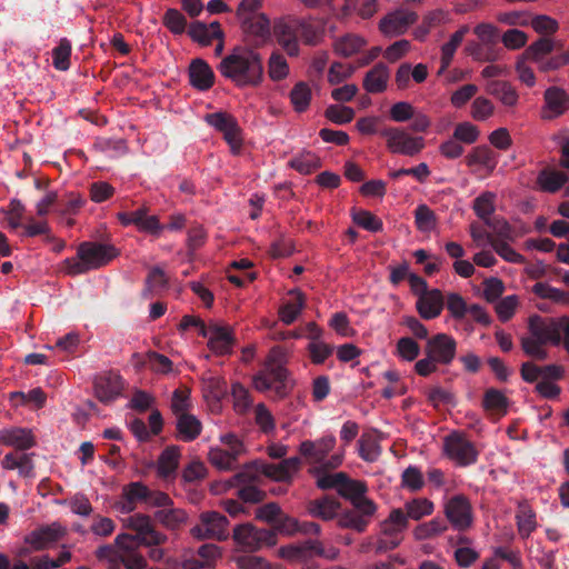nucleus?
Returning <instances> with one entry per match:
<instances>
[{
    "instance_id": "37998d69",
    "label": "nucleus",
    "mask_w": 569,
    "mask_h": 569,
    "mask_svg": "<svg viewBox=\"0 0 569 569\" xmlns=\"http://www.w3.org/2000/svg\"><path fill=\"white\" fill-rule=\"evenodd\" d=\"M290 167L302 174H309L321 167V160L313 152H302L290 160Z\"/></svg>"
},
{
    "instance_id": "1a4fd4ad",
    "label": "nucleus",
    "mask_w": 569,
    "mask_h": 569,
    "mask_svg": "<svg viewBox=\"0 0 569 569\" xmlns=\"http://www.w3.org/2000/svg\"><path fill=\"white\" fill-rule=\"evenodd\" d=\"M443 512L448 523L459 532L467 531L473 525L472 505L465 495L459 493L447 499Z\"/></svg>"
},
{
    "instance_id": "2eb2a0df",
    "label": "nucleus",
    "mask_w": 569,
    "mask_h": 569,
    "mask_svg": "<svg viewBox=\"0 0 569 569\" xmlns=\"http://www.w3.org/2000/svg\"><path fill=\"white\" fill-rule=\"evenodd\" d=\"M457 351L456 340L447 333H437L427 340L425 355L432 358L438 365L448 366L455 359Z\"/></svg>"
},
{
    "instance_id": "f03ea898",
    "label": "nucleus",
    "mask_w": 569,
    "mask_h": 569,
    "mask_svg": "<svg viewBox=\"0 0 569 569\" xmlns=\"http://www.w3.org/2000/svg\"><path fill=\"white\" fill-rule=\"evenodd\" d=\"M367 486L363 481L352 480L346 476V480L339 490V495L350 500L352 509L345 510L338 517V526L343 529H352L363 532L377 511V505L365 497Z\"/></svg>"
},
{
    "instance_id": "393cba45",
    "label": "nucleus",
    "mask_w": 569,
    "mask_h": 569,
    "mask_svg": "<svg viewBox=\"0 0 569 569\" xmlns=\"http://www.w3.org/2000/svg\"><path fill=\"white\" fill-rule=\"evenodd\" d=\"M188 73L190 84L200 91L209 90L214 83V73L203 59H193Z\"/></svg>"
},
{
    "instance_id": "79ce46f5",
    "label": "nucleus",
    "mask_w": 569,
    "mask_h": 569,
    "mask_svg": "<svg viewBox=\"0 0 569 569\" xmlns=\"http://www.w3.org/2000/svg\"><path fill=\"white\" fill-rule=\"evenodd\" d=\"M519 535L528 538L536 529V515L527 503H520L516 515Z\"/></svg>"
},
{
    "instance_id": "4be33fe9",
    "label": "nucleus",
    "mask_w": 569,
    "mask_h": 569,
    "mask_svg": "<svg viewBox=\"0 0 569 569\" xmlns=\"http://www.w3.org/2000/svg\"><path fill=\"white\" fill-rule=\"evenodd\" d=\"M558 319L543 320L539 316H532L529 319V331L530 335L543 343L551 342L552 345L560 343V337L558 335Z\"/></svg>"
},
{
    "instance_id": "0eeeda50",
    "label": "nucleus",
    "mask_w": 569,
    "mask_h": 569,
    "mask_svg": "<svg viewBox=\"0 0 569 569\" xmlns=\"http://www.w3.org/2000/svg\"><path fill=\"white\" fill-rule=\"evenodd\" d=\"M232 539L242 549L256 551L263 546H274L277 533L271 529H258L248 522L234 527Z\"/></svg>"
},
{
    "instance_id": "2f4dec72",
    "label": "nucleus",
    "mask_w": 569,
    "mask_h": 569,
    "mask_svg": "<svg viewBox=\"0 0 569 569\" xmlns=\"http://www.w3.org/2000/svg\"><path fill=\"white\" fill-rule=\"evenodd\" d=\"M176 429L180 440L190 442L200 436L202 425L196 416L187 412L176 417Z\"/></svg>"
},
{
    "instance_id": "9b49d317",
    "label": "nucleus",
    "mask_w": 569,
    "mask_h": 569,
    "mask_svg": "<svg viewBox=\"0 0 569 569\" xmlns=\"http://www.w3.org/2000/svg\"><path fill=\"white\" fill-rule=\"evenodd\" d=\"M443 449L460 467L471 466L478 460L479 452L475 445L459 432H452L445 438Z\"/></svg>"
},
{
    "instance_id": "6e6d98bb",
    "label": "nucleus",
    "mask_w": 569,
    "mask_h": 569,
    "mask_svg": "<svg viewBox=\"0 0 569 569\" xmlns=\"http://www.w3.org/2000/svg\"><path fill=\"white\" fill-rule=\"evenodd\" d=\"M495 199L496 196L492 192H483L477 197L473 201V210L478 218L483 222L491 219V214L495 212Z\"/></svg>"
},
{
    "instance_id": "ddd939ff",
    "label": "nucleus",
    "mask_w": 569,
    "mask_h": 569,
    "mask_svg": "<svg viewBox=\"0 0 569 569\" xmlns=\"http://www.w3.org/2000/svg\"><path fill=\"white\" fill-rule=\"evenodd\" d=\"M128 528L137 532L134 545L160 546L167 537L157 531L151 522V518L143 513H134L127 519Z\"/></svg>"
},
{
    "instance_id": "e433bc0d",
    "label": "nucleus",
    "mask_w": 569,
    "mask_h": 569,
    "mask_svg": "<svg viewBox=\"0 0 569 569\" xmlns=\"http://www.w3.org/2000/svg\"><path fill=\"white\" fill-rule=\"evenodd\" d=\"M310 473L317 478V487L321 490L336 489L338 492L346 480V472L329 473V470L323 468H311Z\"/></svg>"
},
{
    "instance_id": "9d476101",
    "label": "nucleus",
    "mask_w": 569,
    "mask_h": 569,
    "mask_svg": "<svg viewBox=\"0 0 569 569\" xmlns=\"http://www.w3.org/2000/svg\"><path fill=\"white\" fill-rule=\"evenodd\" d=\"M380 134L387 139V147L393 153L413 157L425 148L422 137H412L401 128H386Z\"/></svg>"
},
{
    "instance_id": "6ab92c4d",
    "label": "nucleus",
    "mask_w": 569,
    "mask_h": 569,
    "mask_svg": "<svg viewBox=\"0 0 569 569\" xmlns=\"http://www.w3.org/2000/svg\"><path fill=\"white\" fill-rule=\"evenodd\" d=\"M114 545L117 546L121 557L119 560L122 561L126 569L147 568V560L137 551L138 545H134V537L132 535H118L114 539Z\"/></svg>"
},
{
    "instance_id": "4c0bfd02",
    "label": "nucleus",
    "mask_w": 569,
    "mask_h": 569,
    "mask_svg": "<svg viewBox=\"0 0 569 569\" xmlns=\"http://www.w3.org/2000/svg\"><path fill=\"white\" fill-rule=\"evenodd\" d=\"M553 49L555 41L549 37H541L526 48L522 53V58L535 61L539 64L546 56L553 51Z\"/></svg>"
},
{
    "instance_id": "8fccbe9b",
    "label": "nucleus",
    "mask_w": 569,
    "mask_h": 569,
    "mask_svg": "<svg viewBox=\"0 0 569 569\" xmlns=\"http://www.w3.org/2000/svg\"><path fill=\"white\" fill-rule=\"evenodd\" d=\"M532 292L541 299H549L557 303L569 305V292L553 288L546 282H537L532 287Z\"/></svg>"
},
{
    "instance_id": "a211bd4d",
    "label": "nucleus",
    "mask_w": 569,
    "mask_h": 569,
    "mask_svg": "<svg viewBox=\"0 0 569 569\" xmlns=\"http://www.w3.org/2000/svg\"><path fill=\"white\" fill-rule=\"evenodd\" d=\"M418 14L407 9H398L385 16L379 23L380 31L387 37H397L407 32L416 23Z\"/></svg>"
},
{
    "instance_id": "473e14b6",
    "label": "nucleus",
    "mask_w": 569,
    "mask_h": 569,
    "mask_svg": "<svg viewBox=\"0 0 569 569\" xmlns=\"http://www.w3.org/2000/svg\"><path fill=\"white\" fill-rule=\"evenodd\" d=\"M389 69L385 63H377L363 79V88L370 93H380L387 89Z\"/></svg>"
},
{
    "instance_id": "20e7f679",
    "label": "nucleus",
    "mask_w": 569,
    "mask_h": 569,
    "mask_svg": "<svg viewBox=\"0 0 569 569\" xmlns=\"http://www.w3.org/2000/svg\"><path fill=\"white\" fill-rule=\"evenodd\" d=\"M287 353L280 346L270 349L264 368L253 377V386L260 392L273 390L278 399L289 393L288 370L286 369Z\"/></svg>"
},
{
    "instance_id": "7ed1b4c3",
    "label": "nucleus",
    "mask_w": 569,
    "mask_h": 569,
    "mask_svg": "<svg viewBox=\"0 0 569 569\" xmlns=\"http://www.w3.org/2000/svg\"><path fill=\"white\" fill-rule=\"evenodd\" d=\"M119 254L113 244L83 241L77 248V256L62 261L61 270L68 276H79L109 264Z\"/></svg>"
},
{
    "instance_id": "de8ad7c7",
    "label": "nucleus",
    "mask_w": 569,
    "mask_h": 569,
    "mask_svg": "<svg viewBox=\"0 0 569 569\" xmlns=\"http://www.w3.org/2000/svg\"><path fill=\"white\" fill-rule=\"evenodd\" d=\"M486 238L493 250L506 261L511 263H522L525 257L512 249L508 241L493 238L492 233H486Z\"/></svg>"
},
{
    "instance_id": "f3484780",
    "label": "nucleus",
    "mask_w": 569,
    "mask_h": 569,
    "mask_svg": "<svg viewBox=\"0 0 569 569\" xmlns=\"http://www.w3.org/2000/svg\"><path fill=\"white\" fill-rule=\"evenodd\" d=\"M298 26L297 18L288 17L277 20L272 28L277 42L291 57L299 53Z\"/></svg>"
},
{
    "instance_id": "603ef678",
    "label": "nucleus",
    "mask_w": 569,
    "mask_h": 569,
    "mask_svg": "<svg viewBox=\"0 0 569 569\" xmlns=\"http://www.w3.org/2000/svg\"><path fill=\"white\" fill-rule=\"evenodd\" d=\"M532 292L541 299H549L557 303L569 305V292L553 288L546 282H537L532 287Z\"/></svg>"
},
{
    "instance_id": "4468645a",
    "label": "nucleus",
    "mask_w": 569,
    "mask_h": 569,
    "mask_svg": "<svg viewBox=\"0 0 569 569\" xmlns=\"http://www.w3.org/2000/svg\"><path fill=\"white\" fill-rule=\"evenodd\" d=\"M200 336L208 338L209 349L219 356L230 353L236 343L232 328L219 323H210L207 329L200 331Z\"/></svg>"
},
{
    "instance_id": "6e6552de",
    "label": "nucleus",
    "mask_w": 569,
    "mask_h": 569,
    "mask_svg": "<svg viewBox=\"0 0 569 569\" xmlns=\"http://www.w3.org/2000/svg\"><path fill=\"white\" fill-rule=\"evenodd\" d=\"M229 520L226 516L218 511H204L199 516V522L191 528L190 532L193 538L199 540L216 539L219 541L227 540Z\"/></svg>"
},
{
    "instance_id": "3c124183",
    "label": "nucleus",
    "mask_w": 569,
    "mask_h": 569,
    "mask_svg": "<svg viewBox=\"0 0 569 569\" xmlns=\"http://www.w3.org/2000/svg\"><path fill=\"white\" fill-rule=\"evenodd\" d=\"M532 292L541 299H549L557 303L569 305V292L553 288L546 282H537L532 287Z\"/></svg>"
},
{
    "instance_id": "4d7b16f0",
    "label": "nucleus",
    "mask_w": 569,
    "mask_h": 569,
    "mask_svg": "<svg viewBox=\"0 0 569 569\" xmlns=\"http://www.w3.org/2000/svg\"><path fill=\"white\" fill-rule=\"evenodd\" d=\"M352 220L356 224L371 232H379L383 228L381 219L371 213L368 210H356L352 211Z\"/></svg>"
},
{
    "instance_id": "58836bf2",
    "label": "nucleus",
    "mask_w": 569,
    "mask_h": 569,
    "mask_svg": "<svg viewBox=\"0 0 569 569\" xmlns=\"http://www.w3.org/2000/svg\"><path fill=\"white\" fill-rule=\"evenodd\" d=\"M161 508L162 509L154 512V518L168 529L174 530L187 520V513L182 509L168 507Z\"/></svg>"
},
{
    "instance_id": "f8f14e48",
    "label": "nucleus",
    "mask_w": 569,
    "mask_h": 569,
    "mask_svg": "<svg viewBox=\"0 0 569 569\" xmlns=\"http://www.w3.org/2000/svg\"><path fill=\"white\" fill-rule=\"evenodd\" d=\"M228 449L212 448L208 453L211 465L219 470H231L237 467L239 456L244 451L243 443L232 433L221 437Z\"/></svg>"
},
{
    "instance_id": "f257e3e1",
    "label": "nucleus",
    "mask_w": 569,
    "mask_h": 569,
    "mask_svg": "<svg viewBox=\"0 0 569 569\" xmlns=\"http://www.w3.org/2000/svg\"><path fill=\"white\" fill-rule=\"evenodd\" d=\"M222 77L238 88L258 87L263 81V59L254 49L238 46L217 67Z\"/></svg>"
},
{
    "instance_id": "b1692460",
    "label": "nucleus",
    "mask_w": 569,
    "mask_h": 569,
    "mask_svg": "<svg viewBox=\"0 0 569 569\" xmlns=\"http://www.w3.org/2000/svg\"><path fill=\"white\" fill-rule=\"evenodd\" d=\"M546 111L545 119H553L569 110V94L560 87H549L543 94Z\"/></svg>"
},
{
    "instance_id": "13d9d810",
    "label": "nucleus",
    "mask_w": 569,
    "mask_h": 569,
    "mask_svg": "<svg viewBox=\"0 0 569 569\" xmlns=\"http://www.w3.org/2000/svg\"><path fill=\"white\" fill-rule=\"evenodd\" d=\"M489 92L500 99L506 106H515L518 101V94L515 88L505 81H495L489 86Z\"/></svg>"
},
{
    "instance_id": "dca6fc26",
    "label": "nucleus",
    "mask_w": 569,
    "mask_h": 569,
    "mask_svg": "<svg viewBox=\"0 0 569 569\" xmlns=\"http://www.w3.org/2000/svg\"><path fill=\"white\" fill-rule=\"evenodd\" d=\"M66 532L67 530L59 522H52L30 531L24 536L23 541L26 545L31 546L32 550L42 551L51 543L59 541Z\"/></svg>"
},
{
    "instance_id": "c756f323",
    "label": "nucleus",
    "mask_w": 569,
    "mask_h": 569,
    "mask_svg": "<svg viewBox=\"0 0 569 569\" xmlns=\"http://www.w3.org/2000/svg\"><path fill=\"white\" fill-rule=\"evenodd\" d=\"M181 453L178 446L167 447L159 456L157 461V473L162 479H168L176 475L179 467Z\"/></svg>"
},
{
    "instance_id": "423d86ee",
    "label": "nucleus",
    "mask_w": 569,
    "mask_h": 569,
    "mask_svg": "<svg viewBox=\"0 0 569 569\" xmlns=\"http://www.w3.org/2000/svg\"><path fill=\"white\" fill-rule=\"evenodd\" d=\"M281 551L286 559L299 563L307 569H311L315 566V557L335 559L337 556L335 549L327 552L321 541L311 539L299 545L284 547Z\"/></svg>"
},
{
    "instance_id": "69168bd1",
    "label": "nucleus",
    "mask_w": 569,
    "mask_h": 569,
    "mask_svg": "<svg viewBox=\"0 0 569 569\" xmlns=\"http://www.w3.org/2000/svg\"><path fill=\"white\" fill-rule=\"evenodd\" d=\"M163 24L174 34L186 31L187 19L178 9H168L162 18Z\"/></svg>"
},
{
    "instance_id": "f704fd0d",
    "label": "nucleus",
    "mask_w": 569,
    "mask_h": 569,
    "mask_svg": "<svg viewBox=\"0 0 569 569\" xmlns=\"http://www.w3.org/2000/svg\"><path fill=\"white\" fill-rule=\"evenodd\" d=\"M568 179L565 172L546 168L539 172L537 183L542 191L555 193L568 182Z\"/></svg>"
},
{
    "instance_id": "c03bdc74",
    "label": "nucleus",
    "mask_w": 569,
    "mask_h": 569,
    "mask_svg": "<svg viewBox=\"0 0 569 569\" xmlns=\"http://www.w3.org/2000/svg\"><path fill=\"white\" fill-rule=\"evenodd\" d=\"M365 46V40L356 34H346L337 39L333 49L337 54L342 57H351Z\"/></svg>"
},
{
    "instance_id": "0e129e2a",
    "label": "nucleus",
    "mask_w": 569,
    "mask_h": 569,
    "mask_svg": "<svg viewBox=\"0 0 569 569\" xmlns=\"http://www.w3.org/2000/svg\"><path fill=\"white\" fill-rule=\"evenodd\" d=\"M96 557L100 561H107L108 569H122L123 567L122 561L119 560L121 557L114 543L100 546L96 550Z\"/></svg>"
},
{
    "instance_id": "bf43d9fd",
    "label": "nucleus",
    "mask_w": 569,
    "mask_h": 569,
    "mask_svg": "<svg viewBox=\"0 0 569 569\" xmlns=\"http://www.w3.org/2000/svg\"><path fill=\"white\" fill-rule=\"evenodd\" d=\"M359 456L368 462L378 460L381 455V447L378 441L370 435H362L358 441Z\"/></svg>"
},
{
    "instance_id": "5fc2aeb1",
    "label": "nucleus",
    "mask_w": 569,
    "mask_h": 569,
    "mask_svg": "<svg viewBox=\"0 0 569 569\" xmlns=\"http://www.w3.org/2000/svg\"><path fill=\"white\" fill-rule=\"evenodd\" d=\"M415 223L419 231L429 232L437 226L436 213L425 203L415 209Z\"/></svg>"
},
{
    "instance_id": "49530a36",
    "label": "nucleus",
    "mask_w": 569,
    "mask_h": 569,
    "mask_svg": "<svg viewBox=\"0 0 569 569\" xmlns=\"http://www.w3.org/2000/svg\"><path fill=\"white\" fill-rule=\"evenodd\" d=\"M467 51L477 61L493 62L500 58L501 50L489 43H470Z\"/></svg>"
},
{
    "instance_id": "338daca9",
    "label": "nucleus",
    "mask_w": 569,
    "mask_h": 569,
    "mask_svg": "<svg viewBox=\"0 0 569 569\" xmlns=\"http://www.w3.org/2000/svg\"><path fill=\"white\" fill-rule=\"evenodd\" d=\"M492 232L493 238L502 241H512L515 238L513 230L511 226L503 219L493 217L485 222Z\"/></svg>"
},
{
    "instance_id": "052dcab7",
    "label": "nucleus",
    "mask_w": 569,
    "mask_h": 569,
    "mask_svg": "<svg viewBox=\"0 0 569 569\" xmlns=\"http://www.w3.org/2000/svg\"><path fill=\"white\" fill-rule=\"evenodd\" d=\"M71 42L63 38L52 50L53 66L56 69L66 71L70 68Z\"/></svg>"
},
{
    "instance_id": "09e8293b",
    "label": "nucleus",
    "mask_w": 569,
    "mask_h": 569,
    "mask_svg": "<svg viewBox=\"0 0 569 569\" xmlns=\"http://www.w3.org/2000/svg\"><path fill=\"white\" fill-rule=\"evenodd\" d=\"M508 398L498 389L489 388L486 390L482 406L488 411L506 413L508 409Z\"/></svg>"
},
{
    "instance_id": "39448f33",
    "label": "nucleus",
    "mask_w": 569,
    "mask_h": 569,
    "mask_svg": "<svg viewBox=\"0 0 569 569\" xmlns=\"http://www.w3.org/2000/svg\"><path fill=\"white\" fill-rule=\"evenodd\" d=\"M138 503L147 507H170L173 502L166 492L151 490L141 481H132L122 487L120 511L131 513Z\"/></svg>"
},
{
    "instance_id": "aec40b11",
    "label": "nucleus",
    "mask_w": 569,
    "mask_h": 569,
    "mask_svg": "<svg viewBox=\"0 0 569 569\" xmlns=\"http://www.w3.org/2000/svg\"><path fill=\"white\" fill-rule=\"evenodd\" d=\"M122 388V378L114 372L100 376L94 381L96 397L103 403L114 401L121 395Z\"/></svg>"
},
{
    "instance_id": "72a5a7b5",
    "label": "nucleus",
    "mask_w": 569,
    "mask_h": 569,
    "mask_svg": "<svg viewBox=\"0 0 569 569\" xmlns=\"http://www.w3.org/2000/svg\"><path fill=\"white\" fill-rule=\"evenodd\" d=\"M289 295L291 298L279 310V317L286 325L293 323L305 306V296L301 291L291 290Z\"/></svg>"
},
{
    "instance_id": "774afa93",
    "label": "nucleus",
    "mask_w": 569,
    "mask_h": 569,
    "mask_svg": "<svg viewBox=\"0 0 569 569\" xmlns=\"http://www.w3.org/2000/svg\"><path fill=\"white\" fill-rule=\"evenodd\" d=\"M401 485L412 492L419 491L425 485L420 469L415 466L405 469L401 475Z\"/></svg>"
},
{
    "instance_id": "bb28decb",
    "label": "nucleus",
    "mask_w": 569,
    "mask_h": 569,
    "mask_svg": "<svg viewBox=\"0 0 569 569\" xmlns=\"http://www.w3.org/2000/svg\"><path fill=\"white\" fill-rule=\"evenodd\" d=\"M0 443L26 451L36 446V440L31 430L14 427L0 430Z\"/></svg>"
},
{
    "instance_id": "a18cd8bd",
    "label": "nucleus",
    "mask_w": 569,
    "mask_h": 569,
    "mask_svg": "<svg viewBox=\"0 0 569 569\" xmlns=\"http://www.w3.org/2000/svg\"><path fill=\"white\" fill-rule=\"evenodd\" d=\"M433 502L427 498H415L405 503V510L408 519L420 520L433 512Z\"/></svg>"
},
{
    "instance_id": "412c9836",
    "label": "nucleus",
    "mask_w": 569,
    "mask_h": 569,
    "mask_svg": "<svg viewBox=\"0 0 569 569\" xmlns=\"http://www.w3.org/2000/svg\"><path fill=\"white\" fill-rule=\"evenodd\" d=\"M336 438L332 435L325 436L318 440H305L300 443L299 452L310 462L319 465L327 458L335 448Z\"/></svg>"
},
{
    "instance_id": "680f3d73",
    "label": "nucleus",
    "mask_w": 569,
    "mask_h": 569,
    "mask_svg": "<svg viewBox=\"0 0 569 569\" xmlns=\"http://www.w3.org/2000/svg\"><path fill=\"white\" fill-rule=\"evenodd\" d=\"M268 73L273 81H280L288 76L289 66L281 53H271L268 62Z\"/></svg>"
},
{
    "instance_id": "cd10ccee",
    "label": "nucleus",
    "mask_w": 569,
    "mask_h": 569,
    "mask_svg": "<svg viewBox=\"0 0 569 569\" xmlns=\"http://www.w3.org/2000/svg\"><path fill=\"white\" fill-rule=\"evenodd\" d=\"M242 31L254 38L259 42H264L270 38L271 27L270 20L264 13L251 14L250 17L239 20Z\"/></svg>"
},
{
    "instance_id": "a878e982",
    "label": "nucleus",
    "mask_w": 569,
    "mask_h": 569,
    "mask_svg": "<svg viewBox=\"0 0 569 569\" xmlns=\"http://www.w3.org/2000/svg\"><path fill=\"white\" fill-rule=\"evenodd\" d=\"M443 296L440 290L432 289L418 297L416 308L421 318L426 320L437 318L443 309Z\"/></svg>"
},
{
    "instance_id": "ea45409f",
    "label": "nucleus",
    "mask_w": 569,
    "mask_h": 569,
    "mask_svg": "<svg viewBox=\"0 0 569 569\" xmlns=\"http://www.w3.org/2000/svg\"><path fill=\"white\" fill-rule=\"evenodd\" d=\"M466 162L469 167L481 164L492 171L497 166L495 152L488 146H478L467 156Z\"/></svg>"
},
{
    "instance_id": "a19ab883",
    "label": "nucleus",
    "mask_w": 569,
    "mask_h": 569,
    "mask_svg": "<svg viewBox=\"0 0 569 569\" xmlns=\"http://www.w3.org/2000/svg\"><path fill=\"white\" fill-rule=\"evenodd\" d=\"M298 39L307 46H316L322 38V30L312 23L311 19L297 18Z\"/></svg>"
},
{
    "instance_id": "c85d7f7f",
    "label": "nucleus",
    "mask_w": 569,
    "mask_h": 569,
    "mask_svg": "<svg viewBox=\"0 0 569 569\" xmlns=\"http://www.w3.org/2000/svg\"><path fill=\"white\" fill-rule=\"evenodd\" d=\"M340 506V502L336 498L323 496L322 498L310 500L307 505V510L312 517L328 521L339 517L338 510Z\"/></svg>"
},
{
    "instance_id": "5701e85b",
    "label": "nucleus",
    "mask_w": 569,
    "mask_h": 569,
    "mask_svg": "<svg viewBox=\"0 0 569 569\" xmlns=\"http://www.w3.org/2000/svg\"><path fill=\"white\" fill-rule=\"evenodd\" d=\"M301 460L299 457L282 459L279 463H263L260 472L277 481L289 482L292 475L299 470Z\"/></svg>"
},
{
    "instance_id": "864d4df0",
    "label": "nucleus",
    "mask_w": 569,
    "mask_h": 569,
    "mask_svg": "<svg viewBox=\"0 0 569 569\" xmlns=\"http://www.w3.org/2000/svg\"><path fill=\"white\" fill-rule=\"evenodd\" d=\"M290 101L297 112L306 111L311 101V89L308 83L303 81L296 83L290 92Z\"/></svg>"
},
{
    "instance_id": "7c9ffc66",
    "label": "nucleus",
    "mask_w": 569,
    "mask_h": 569,
    "mask_svg": "<svg viewBox=\"0 0 569 569\" xmlns=\"http://www.w3.org/2000/svg\"><path fill=\"white\" fill-rule=\"evenodd\" d=\"M148 212L149 208L146 206L130 211L131 224L136 226L139 231L147 232L152 236H159L163 230V226L160 223L157 216H148Z\"/></svg>"
},
{
    "instance_id": "c9c22d12",
    "label": "nucleus",
    "mask_w": 569,
    "mask_h": 569,
    "mask_svg": "<svg viewBox=\"0 0 569 569\" xmlns=\"http://www.w3.org/2000/svg\"><path fill=\"white\" fill-rule=\"evenodd\" d=\"M469 31L467 26H462L459 30L451 34L448 42L441 47V66L438 74L443 73L450 66L457 48L461 44L466 33Z\"/></svg>"
},
{
    "instance_id": "e2e57ef3",
    "label": "nucleus",
    "mask_w": 569,
    "mask_h": 569,
    "mask_svg": "<svg viewBox=\"0 0 569 569\" xmlns=\"http://www.w3.org/2000/svg\"><path fill=\"white\" fill-rule=\"evenodd\" d=\"M325 116L336 124H346L353 120L355 110L347 106L330 104L326 109Z\"/></svg>"
}]
</instances>
